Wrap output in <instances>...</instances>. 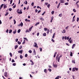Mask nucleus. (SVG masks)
<instances>
[{
	"label": "nucleus",
	"instance_id": "393cba45",
	"mask_svg": "<svg viewBox=\"0 0 79 79\" xmlns=\"http://www.w3.org/2000/svg\"><path fill=\"white\" fill-rule=\"evenodd\" d=\"M15 49H16L18 48V45H16L15 46Z\"/></svg>",
	"mask_w": 79,
	"mask_h": 79
},
{
	"label": "nucleus",
	"instance_id": "6ab92c4d",
	"mask_svg": "<svg viewBox=\"0 0 79 79\" xmlns=\"http://www.w3.org/2000/svg\"><path fill=\"white\" fill-rule=\"evenodd\" d=\"M40 20H41L42 21H44V19H43V18L42 17L40 18Z\"/></svg>",
	"mask_w": 79,
	"mask_h": 79
},
{
	"label": "nucleus",
	"instance_id": "20e7f679",
	"mask_svg": "<svg viewBox=\"0 0 79 79\" xmlns=\"http://www.w3.org/2000/svg\"><path fill=\"white\" fill-rule=\"evenodd\" d=\"M18 26H21V27H23V22H21L20 24L18 25Z\"/></svg>",
	"mask_w": 79,
	"mask_h": 79
},
{
	"label": "nucleus",
	"instance_id": "4d7b16f0",
	"mask_svg": "<svg viewBox=\"0 0 79 79\" xmlns=\"http://www.w3.org/2000/svg\"><path fill=\"white\" fill-rule=\"evenodd\" d=\"M25 44V40H24L22 44Z\"/></svg>",
	"mask_w": 79,
	"mask_h": 79
},
{
	"label": "nucleus",
	"instance_id": "2f4dec72",
	"mask_svg": "<svg viewBox=\"0 0 79 79\" xmlns=\"http://www.w3.org/2000/svg\"><path fill=\"white\" fill-rule=\"evenodd\" d=\"M20 58H21V59H22L23 58V56H22V55H20Z\"/></svg>",
	"mask_w": 79,
	"mask_h": 79
},
{
	"label": "nucleus",
	"instance_id": "de8ad7c7",
	"mask_svg": "<svg viewBox=\"0 0 79 79\" xmlns=\"http://www.w3.org/2000/svg\"><path fill=\"white\" fill-rule=\"evenodd\" d=\"M75 70H76V71H77L78 70V68H77L76 67L75 68Z\"/></svg>",
	"mask_w": 79,
	"mask_h": 79
},
{
	"label": "nucleus",
	"instance_id": "72a5a7b5",
	"mask_svg": "<svg viewBox=\"0 0 79 79\" xmlns=\"http://www.w3.org/2000/svg\"><path fill=\"white\" fill-rule=\"evenodd\" d=\"M39 22L35 24V26H37L38 24H39Z\"/></svg>",
	"mask_w": 79,
	"mask_h": 79
},
{
	"label": "nucleus",
	"instance_id": "2eb2a0df",
	"mask_svg": "<svg viewBox=\"0 0 79 79\" xmlns=\"http://www.w3.org/2000/svg\"><path fill=\"white\" fill-rule=\"evenodd\" d=\"M43 36H46V35H47V34H46V33H44L43 34Z\"/></svg>",
	"mask_w": 79,
	"mask_h": 79
},
{
	"label": "nucleus",
	"instance_id": "5fc2aeb1",
	"mask_svg": "<svg viewBox=\"0 0 79 79\" xmlns=\"http://www.w3.org/2000/svg\"><path fill=\"white\" fill-rule=\"evenodd\" d=\"M12 2H13V0H11L10 1V4H11V3H12Z\"/></svg>",
	"mask_w": 79,
	"mask_h": 79
},
{
	"label": "nucleus",
	"instance_id": "a878e982",
	"mask_svg": "<svg viewBox=\"0 0 79 79\" xmlns=\"http://www.w3.org/2000/svg\"><path fill=\"white\" fill-rule=\"evenodd\" d=\"M73 11H74V12H75V13H76V9H73Z\"/></svg>",
	"mask_w": 79,
	"mask_h": 79
},
{
	"label": "nucleus",
	"instance_id": "6e6552de",
	"mask_svg": "<svg viewBox=\"0 0 79 79\" xmlns=\"http://www.w3.org/2000/svg\"><path fill=\"white\" fill-rule=\"evenodd\" d=\"M75 46H76V44H73L72 46V49L74 48V47H75Z\"/></svg>",
	"mask_w": 79,
	"mask_h": 79
},
{
	"label": "nucleus",
	"instance_id": "774afa93",
	"mask_svg": "<svg viewBox=\"0 0 79 79\" xmlns=\"http://www.w3.org/2000/svg\"><path fill=\"white\" fill-rule=\"evenodd\" d=\"M13 8H16V5H15L14 6H13Z\"/></svg>",
	"mask_w": 79,
	"mask_h": 79
},
{
	"label": "nucleus",
	"instance_id": "dca6fc26",
	"mask_svg": "<svg viewBox=\"0 0 79 79\" xmlns=\"http://www.w3.org/2000/svg\"><path fill=\"white\" fill-rule=\"evenodd\" d=\"M29 32V30L28 29H27L25 31V32H26V33L27 32Z\"/></svg>",
	"mask_w": 79,
	"mask_h": 79
},
{
	"label": "nucleus",
	"instance_id": "473e14b6",
	"mask_svg": "<svg viewBox=\"0 0 79 79\" xmlns=\"http://www.w3.org/2000/svg\"><path fill=\"white\" fill-rule=\"evenodd\" d=\"M13 33L14 34H16V30H15V31H13Z\"/></svg>",
	"mask_w": 79,
	"mask_h": 79
},
{
	"label": "nucleus",
	"instance_id": "c9c22d12",
	"mask_svg": "<svg viewBox=\"0 0 79 79\" xmlns=\"http://www.w3.org/2000/svg\"><path fill=\"white\" fill-rule=\"evenodd\" d=\"M3 4H2L1 5V6L0 9H2V8L3 7Z\"/></svg>",
	"mask_w": 79,
	"mask_h": 79
},
{
	"label": "nucleus",
	"instance_id": "f257e3e1",
	"mask_svg": "<svg viewBox=\"0 0 79 79\" xmlns=\"http://www.w3.org/2000/svg\"><path fill=\"white\" fill-rule=\"evenodd\" d=\"M19 9H18L17 11V13H18V14H20L21 15V14H22L23 13V12L21 11V10H20V12H19Z\"/></svg>",
	"mask_w": 79,
	"mask_h": 79
},
{
	"label": "nucleus",
	"instance_id": "6e6d98bb",
	"mask_svg": "<svg viewBox=\"0 0 79 79\" xmlns=\"http://www.w3.org/2000/svg\"><path fill=\"white\" fill-rule=\"evenodd\" d=\"M25 57H27V54H26L25 55Z\"/></svg>",
	"mask_w": 79,
	"mask_h": 79
},
{
	"label": "nucleus",
	"instance_id": "13d9d810",
	"mask_svg": "<svg viewBox=\"0 0 79 79\" xmlns=\"http://www.w3.org/2000/svg\"><path fill=\"white\" fill-rule=\"evenodd\" d=\"M71 37L68 40L69 42V41H71Z\"/></svg>",
	"mask_w": 79,
	"mask_h": 79
},
{
	"label": "nucleus",
	"instance_id": "412c9836",
	"mask_svg": "<svg viewBox=\"0 0 79 79\" xmlns=\"http://www.w3.org/2000/svg\"><path fill=\"white\" fill-rule=\"evenodd\" d=\"M55 33H54L53 35V36L52 37V38H53V39H54V37H55Z\"/></svg>",
	"mask_w": 79,
	"mask_h": 79
},
{
	"label": "nucleus",
	"instance_id": "bf43d9fd",
	"mask_svg": "<svg viewBox=\"0 0 79 79\" xmlns=\"http://www.w3.org/2000/svg\"><path fill=\"white\" fill-rule=\"evenodd\" d=\"M50 4H48V8H50Z\"/></svg>",
	"mask_w": 79,
	"mask_h": 79
},
{
	"label": "nucleus",
	"instance_id": "b1692460",
	"mask_svg": "<svg viewBox=\"0 0 79 79\" xmlns=\"http://www.w3.org/2000/svg\"><path fill=\"white\" fill-rule=\"evenodd\" d=\"M59 78H60V76H58L55 78V79H59Z\"/></svg>",
	"mask_w": 79,
	"mask_h": 79
},
{
	"label": "nucleus",
	"instance_id": "09e8293b",
	"mask_svg": "<svg viewBox=\"0 0 79 79\" xmlns=\"http://www.w3.org/2000/svg\"><path fill=\"white\" fill-rule=\"evenodd\" d=\"M68 27H69V26L65 28V29H66L67 30V29H68Z\"/></svg>",
	"mask_w": 79,
	"mask_h": 79
},
{
	"label": "nucleus",
	"instance_id": "4c0bfd02",
	"mask_svg": "<svg viewBox=\"0 0 79 79\" xmlns=\"http://www.w3.org/2000/svg\"><path fill=\"white\" fill-rule=\"evenodd\" d=\"M79 20V17H77V22H78Z\"/></svg>",
	"mask_w": 79,
	"mask_h": 79
},
{
	"label": "nucleus",
	"instance_id": "c756f323",
	"mask_svg": "<svg viewBox=\"0 0 79 79\" xmlns=\"http://www.w3.org/2000/svg\"><path fill=\"white\" fill-rule=\"evenodd\" d=\"M11 32H12V30H9V33H11Z\"/></svg>",
	"mask_w": 79,
	"mask_h": 79
},
{
	"label": "nucleus",
	"instance_id": "a18cd8bd",
	"mask_svg": "<svg viewBox=\"0 0 79 79\" xmlns=\"http://www.w3.org/2000/svg\"><path fill=\"white\" fill-rule=\"evenodd\" d=\"M44 31H47V28H44Z\"/></svg>",
	"mask_w": 79,
	"mask_h": 79
},
{
	"label": "nucleus",
	"instance_id": "7c9ffc66",
	"mask_svg": "<svg viewBox=\"0 0 79 79\" xmlns=\"http://www.w3.org/2000/svg\"><path fill=\"white\" fill-rule=\"evenodd\" d=\"M59 17H61V16H62V14H59Z\"/></svg>",
	"mask_w": 79,
	"mask_h": 79
},
{
	"label": "nucleus",
	"instance_id": "69168bd1",
	"mask_svg": "<svg viewBox=\"0 0 79 79\" xmlns=\"http://www.w3.org/2000/svg\"><path fill=\"white\" fill-rule=\"evenodd\" d=\"M40 52H42V48H40Z\"/></svg>",
	"mask_w": 79,
	"mask_h": 79
},
{
	"label": "nucleus",
	"instance_id": "cd10ccee",
	"mask_svg": "<svg viewBox=\"0 0 79 79\" xmlns=\"http://www.w3.org/2000/svg\"><path fill=\"white\" fill-rule=\"evenodd\" d=\"M54 13H55V11H52L51 12V13H52V15H53V14H54Z\"/></svg>",
	"mask_w": 79,
	"mask_h": 79
},
{
	"label": "nucleus",
	"instance_id": "9d476101",
	"mask_svg": "<svg viewBox=\"0 0 79 79\" xmlns=\"http://www.w3.org/2000/svg\"><path fill=\"white\" fill-rule=\"evenodd\" d=\"M62 33H65L66 30L65 29L63 30V31H62Z\"/></svg>",
	"mask_w": 79,
	"mask_h": 79
},
{
	"label": "nucleus",
	"instance_id": "4468645a",
	"mask_svg": "<svg viewBox=\"0 0 79 79\" xmlns=\"http://www.w3.org/2000/svg\"><path fill=\"white\" fill-rule=\"evenodd\" d=\"M58 56H59V55L57 54V56L56 57V60H57V58H58Z\"/></svg>",
	"mask_w": 79,
	"mask_h": 79
},
{
	"label": "nucleus",
	"instance_id": "603ef678",
	"mask_svg": "<svg viewBox=\"0 0 79 79\" xmlns=\"http://www.w3.org/2000/svg\"><path fill=\"white\" fill-rule=\"evenodd\" d=\"M75 21V19H73V20H72V22L73 23V22H74Z\"/></svg>",
	"mask_w": 79,
	"mask_h": 79
},
{
	"label": "nucleus",
	"instance_id": "f8f14e48",
	"mask_svg": "<svg viewBox=\"0 0 79 79\" xmlns=\"http://www.w3.org/2000/svg\"><path fill=\"white\" fill-rule=\"evenodd\" d=\"M53 19V17H51V20L50 21V22L51 23H52V20Z\"/></svg>",
	"mask_w": 79,
	"mask_h": 79
},
{
	"label": "nucleus",
	"instance_id": "9b49d317",
	"mask_svg": "<svg viewBox=\"0 0 79 79\" xmlns=\"http://www.w3.org/2000/svg\"><path fill=\"white\" fill-rule=\"evenodd\" d=\"M53 66L54 68H56L57 67V65L56 64H53Z\"/></svg>",
	"mask_w": 79,
	"mask_h": 79
},
{
	"label": "nucleus",
	"instance_id": "8fccbe9b",
	"mask_svg": "<svg viewBox=\"0 0 79 79\" xmlns=\"http://www.w3.org/2000/svg\"><path fill=\"white\" fill-rule=\"evenodd\" d=\"M48 4V2H45V5H47Z\"/></svg>",
	"mask_w": 79,
	"mask_h": 79
},
{
	"label": "nucleus",
	"instance_id": "49530a36",
	"mask_svg": "<svg viewBox=\"0 0 79 79\" xmlns=\"http://www.w3.org/2000/svg\"><path fill=\"white\" fill-rule=\"evenodd\" d=\"M65 5H68V2H66L65 3Z\"/></svg>",
	"mask_w": 79,
	"mask_h": 79
},
{
	"label": "nucleus",
	"instance_id": "423d86ee",
	"mask_svg": "<svg viewBox=\"0 0 79 79\" xmlns=\"http://www.w3.org/2000/svg\"><path fill=\"white\" fill-rule=\"evenodd\" d=\"M22 52H23V50H21L20 51H18L19 53H21V54H22Z\"/></svg>",
	"mask_w": 79,
	"mask_h": 79
},
{
	"label": "nucleus",
	"instance_id": "e433bc0d",
	"mask_svg": "<svg viewBox=\"0 0 79 79\" xmlns=\"http://www.w3.org/2000/svg\"><path fill=\"white\" fill-rule=\"evenodd\" d=\"M18 43L19 44V45H20L21 43L20 41H18Z\"/></svg>",
	"mask_w": 79,
	"mask_h": 79
},
{
	"label": "nucleus",
	"instance_id": "f03ea898",
	"mask_svg": "<svg viewBox=\"0 0 79 79\" xmlns=\"http://www.w3.org/2000/svg\"><path fill=\"white\" fill-rule=\"evenodd\" d=\"M62 57V55H60L57 58V61L60 62V58Z\"/></svg>",
	"mask_w": 79,
	"mask_h": 79
},
{
	"label": "nucleus",
	"instance_id": "5701e85b",
	"mask_svg": "<svg viewBox=\"0 0 79 79\" xmlns=\"http://www.w3.org/2000/svg\"><path fill=\"white\" fill-rule=\"evenodd\" d=\"M20 32H21V30L20 29H19L18 30L17 32H18V33H19Z\"/></svg>",
	"mask_w": 79,
	"mask_h": 79
},
{
	"label": "nucleus",
	"instance_id": "864d4df0",
	"mask_svg": "<svg viewBox=\"0 0 79 79\" xmlns=\"http://www.w3.org/2000/svg\"><path fill=\"white\" fill-rule=\"evenodd\" d=\"M45 11H44V13L42 14V15H44V14H45Z\"/></svg>",
	"mask_w": 79,
	"mask_h": 79
},
{
	"label": "nucleus",
	"instance_id": "79ce46f5",
	"mask_svg": "<svg viewBox=\"0 0 79 79\" xmlns=\"http://www.w3.org/2000/svg\"><path fill=\"white\" fill-rule=\"evenodd\" d=\"M49 31H50L48 29V31L47 32V34H48Z\"/></svg>",
	"mask_w": 79,
	"mask_h": 79
},
{
	"label": "nucleus",
	"instance_id": "37998d69",
	"mask_svg": "<svg viewBox=\"0 0 79 79\" xmlns=\"http://www.w3.org/2000/svg\"><path fill=\"white\" fill-rule=\"evenodd\" d=\"M70 56H73V52H70Z\"/></svg>",
	"mask_w": 79,
	"mask_h": 79
},
{
	"label": "nucleus",
	"instance_id": "ddd939ff",
	"mask_svg": "<svg viewBox=\"0 0 79 79\" xmlns=\"http://www.w3.org/2000/svg\"><path fill=\"white\" fill-rule=\"evenodd\" d=\"M44 72L45 73H47V69H44Z\"/></svg>",
	"mask_w": 79,
	"mask_h": 79
},
{
	"label": "nucleus",
	"instance_id": "58836bf2",
	"mask_svg": "<svg viewBox=\"0 0 79 79\" xmlns=\"http://www.w3.org/2000/svg\"><path fill=\"white\" fill-rule=\"evenodd\" d=\"M11 61L12 63H14V62H15V60H14V59H12Z\"/></svg>",
	"mask_w": 79,
	"mask_h": 79
},
{
	"label": "nucleus",
	"instance_id": "c85d7f7f",
	"mask_svg": "<svg viewBox=\"0 0 79 79\" xmlns=\"http://www.w3.org/2000/svg\"><path fill=\"white\" fill-rule=\"evenodd\" d=\"M72 71H73H73H75V68H73Z\"/></svg>",
	"mask_w": 79,
	"mask_h": 79
},
{
	"label": "nucleus",
	"instance_id": "f3484780",
	"mask_svg": "<svg viewBox=\"0 0 79 79\" xmlns=\"http://www.w3.org/2000/svg\"><path fill=\"white\" fill-rule=\"evenodd\" d=\"M32 27H33V26H32L31 27H30L29 28V30L30 31H31V30H32Z\"/></svg>",
	"mask_w": 79,
	"mask_h": 79
},
{
	"label": "nucleus",
	"instance_id": "0eeeda50",
	"mask_svg": "<svg viewBox=\"0 0 79 79\" xmlns=\"http://www.w3.org/2000/svg\"><path fill=\"white\" fill-rule=\"evenodd\" d=\"M60 2L61 3H63L64 2V0H60Z\"/></svg>",
	"mask_w": 79,
	"mask_h": 79
},
{
	"label": "nucleus",
	"instance_id": "4be33fe9",
	"mask_svg": "<svg viewBox=\"0 0 79 79\" xmlns=\"http://www.w3.org/2000/svg\"><path fill=\"white\" fill-rule=\"evenodd\" d=\"M72 63H73L75 64L76 63V62H75V60H73L72 61Z\"/></svg>",
	"mask_w": 79,
	"mask_h": 79
},
{
	"label": "nucleus",
	"instance_id": "0e129e2a",
	"mask_svg": "<svg viewBox=\"0 0 79 79\" xmlns=\"http://www.w3.org/2000/svg\"><path fill=\"white\" fill-rule=\"evenodd\" d=\"M49 71L50 72H51V71H52V69H48V70H49Z\"/></svg>",
	"mask_w": 79,
	"mask_h": 79
},
{
	"label": "nucleus",
	"instance_id": "3c124183",
	"mask_svg": "<svg viewBox=\"0 0 79 79\" xmlns=\"http://www.w3.org/2000/svg\"><path fill=\"white\" fill-rule=\"evenodd\" d=\"M14 24H16V20H15V19H14Z\"/></svg>",
	"mask_w": 79,
	"mask_h": 79
},
{
	"label": "nucleus",
	"instance_id": "bb28decb",
	"mask_svg": "<svg viewBox=\"0 0 79 79\" xmlns=\"http://www.w3.org/2000/svg\"><path fill=\"white\" fill-rule=\"evenodd\" d=\"M33 53H34V55H36V53H35V49H34Z\"/></svg>",
	"mask_w": 79,
	"mask_h": 79
},
{
	"label": "nucleus",
	"instance_id": "052dcab7",
	"mask_svg": "<svg viewBox=\"0 0 79 79\" xmlns=\"http://www.w3.org/2000/svg\"><path fill=\"white\" fill-rule=\"evenodd\" d=\"M39 34H40L39 32L37 33V36H38L39 35Z\"/></svg>",
	"mask_w": 79,
	"mask_h": 79
},
{
	"label": "nucleus",
	"instance_id": "1a4fd4ad",
	"mask_svg": "<svg viewBox=\"0 0 79 79\" xmlns=\"http://www.w3.org/2000/svg\"><path fill=\"white\" fill-rule=\"evenodd\" d=\"M25 21L26 22H30V20H27V19H25Z\"/></svg>",
	"mask_w": 79,
	"mask_h": 79
},
{
	"label": "nucleus",
	"instance_id": "a19ab883",
	"mask_svg": "<svg viewBox=\"0 0 79 79\" xmlns=\"http://www.w3.org/2000/svg\"><path fill=\"white\" fill-rule=\"evenodd\" d=\"M9 10L10 11H11L12 10V9L11 8H10L9 9Z\"/></svg>",
	"mask_w": 79,
	"mask_h": 79
},
{
	"label": "nucleus",
	"instance_id": "7ed1b4c3",
	"mask_svg": "<svg viewBox=\"0 0 79 79\" xmlns=\"http://www.w3.org/2000/svg\"><path fill=\"white\" fill-rule=\"evenodd\" d=\"M34 44L33 45V47H36V48H38V46H37V44L35 42H34Z\"/></svg>",
	"mask_w": 79,
	"mask_h": 79
},
{
	"label": "nucleus",
	"instance_id": "338daca9",
	"mask_svg": "<svg viewBox=\"0 0 79 79\" xmlns=\"http://www.w3.org/2000/svg\"><path fill=\"white\" fill-rule=\"evenodd\" d=\"M13 66H16V63H14L13 64Z\"/></svg>",
	"mask_w": 79,
	"mask_h": 79
},
{
	"label": "nucleus",
	"instance_id": "680f3d73",
	"mask_svg": "<svg viewBox=\"0 0 79 79\" xmlns=\"http://www.w3.org/2000/svg\"><path fill=\"white\" fill-rule=\"evenodd\" d=\"M34 2H33L31 3V5L32 6H34Z\"/></svg>",
	"mask_w": 79,
	"mask_h": 79
},
{
	"label": "nucleus",
	"instance_id": "aec40b11",
	"mask_svg": "<svg viewBox=\"0 0 79 79\" xmlns=\"http://www.w3.org/2000/svg\"><path fill=\"white\" fill-rule=\"evenodd\" d=\"M7 8V6H6V5H4V8Z\"/></svg>",
	"mask_w": 79,
	"mask_h": 79
},
{
	"label": "nucleus",
	"instance_id": "39448f33",
	"mask_svg": "<svg viewBox=\"0 0 79 79\" xmlns=\"http://www.w3.org/2000/svg\"><path fill=\"white\" fill-rule=\"evenodd\" d=\"M4 76L5 77H8V75L7 74V73L6 72H5L4 73Z\"/></svg>",
	"mask_w": 79,
	"mask_h": 79
},
{
	"label": "nucleus",
	"instance_id": "ea45409f",
	"mask_svg": "<svg viewBox=\"0 0 79 79\" xmlns=\"http://www.w3.org/2000/svg\"><path fill=\"white\" fill-rule=\"evenodd\" d=\"M28 52L30 53H32V51H31V50H30L28 51Z\"/></svg>",
	"mask_w": 79,
	"mask_h": 79
},
{
	"label": "nucleus",
	"instance_id": "e2e57ef3",
	"mask_svg": "<svg viewBox=\"0 0 79 79\" xmlns=\"http://www.w3.org/2000/svg\"><path fill=\"white\" fill-rule=\"evenodd\" d=\"M51 41H52V42H55V40H54L53 39H52Z\"/></svg>",
	"mask_w": 79,
	"mask_h": 79
},
{
	"label": "nucleus",
	"instance_id": "f704fd0d",
	"mask_svg": "<svg viewBox=\"0 0 79 79\" xmlns=\"http://www.w3.org/2000/svg\"><path fill=\"white\" fill-rule=\"evenodd\" d=\"M10 55L11 57H12V56L13 55L12 54V53H11L10 52Z\"/></svg>",
	"mask_w": 79,
	"mask_h": 79
},
{
	"label": "nucleus",
	"instance_id": "c03bdc74",
	"mask_svg": "<svg viewBox=\"0 0 79 79\" xmlns=\"http://www.w3.org/2000/svg\"><path fill=\"white\" fill-rule=\"evenodd\" d=\"M8 14H9L8 12H6V13L5 15V16H7V15H8Z\"/></svg>",
	"mask_w": 79,
	"mask_h": 79
},
{
	"label": "nucleus",
	"instance_id": "a211bd4d",
	"mask_svg": "<svg viewBox=\"0 0 79 79\" xmlns=\"http://www.w3.org/2000/svg\"><path fill=\"white\" fill-rule=\"evenodd\" d=\"M56 52L55 53L54 55V57L55 58V56H56Z\"/></svg>",
	"mask_w": 79,
	"mask_h": 79
}]
</instances>
